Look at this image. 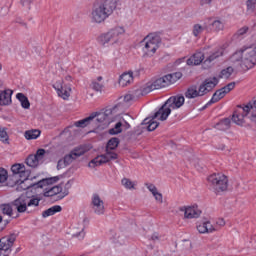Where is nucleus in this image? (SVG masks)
Masks as SVG:
<instances>
[{
  "label": "nucleus",
  "mask_w": 256,
  "mask_h": 256,
  "mask_svg": "<svg viewBox=\"0 0 256 256\" xmlns=\"http://www.w3.org/2000/svg\"><path fill=\"white\" fill-rule=\"evenodd\" d=\"M230 127H231V119L229 118L221 120L215 126V128L218 129L219 131H227V129H229Z\"/></svg>",
  "instance_id": "obj_31"
},
{
  "label": "nucleus",
  "mask_w": 256,
  "mask_h": 256,
  "mask_svg": "<svg viewBox=\"0 0 256 256\" xmlns=\"http://www.w3.org/2000/svg\"><path fill=\"white\" fill-rule=\"evenodd\" d=\"M217 83H219V80L217 78H210L206 79L198 88V94L200 97H203V95H207L209 91H213L215 87L217 86Z\"/></svg>",
  "instance_id": "obj_18"
},
{
  "label": "nucleus",
  "mask_w": 256,
  "mask_h": 256,
  "mask_svg": "<svg viewBox=\"0 0 256 256\" xmlns=\"http://www.w3.org/2000/svg\"><path fill=\"white\" fill-rule=\"evenodd\" d=\"M9 177L7 170L4 168H0V183H5L7 181V178Z\"/></svg>",
  "instance_id": "obj_44"
},
{
  "label": "nucleus",
  "mask_w": 256,
  "mask_h": 256,
  "mask_svg": "<svg viewBox=\"0 0 256 256\" xmlns=\"http://www.w3.org/2000/svg\"><path fill=\"white\" fill-rule=\"evenodd\" d=\"M204 60L205 54L201 51H198L187 60V65H201Z\"/></svg>",
  "instance_id": "obj_25"
},
{
  "label": "nucleus",
  "mask_w": 256,
  "mask_h": 256,
  "mask_svg": "<svg viewBox=\"0 0 256 256\" xmlns=\"http://www.w3.org/2000/svg\"><path fill=\"white\" fill-rule=\"evenodd\" d=\"M16 98L18 99V101H20L21 106L23 107V109H29V107H31V103L29 102V98H27V96H25V94L18 93L16 95Z\"/></svg>",
  "instance_id": "obj_33"
},
{
  "label": "nucleus",
  "mask_w": 256,
  "mask_h": 256,
  "mask_svg": "<svg viewBox=\"0 0 256 256\" xmlns=\"http://www.w3.org/2000/svg\"><path fill=\"white\" fill-rule=\"evenodd\" d=\"M121 35H125V28L123 26H115L108 32L100 35L99 43L103 45V47L109 44L119 45V43H121Z\"/></svg>",
  "instance_id": "obj_7"
},
{
  "label": "nucleus",
  "mask_w": 256,
  "mask_h": 256,
  "mask_svg": "<svg viewBox=\"0 0 256 256\" xmlns=\"http://www.w3.org/2000/svg\"><path fill=\"white\" fill-rule=\"evenodd\" d=\"M0 87H3V81L0 80Z\"/></svg>",
  "instance_id": "obj_54"
},
{
  "label": "nucleus",
  "mask_w": 256,
  "mask_h": 256,
  "mask_svg": "<svg viewBox=\"0 0 256 256\" xmlns=\"http://www.w3.org/2000/svg\"><path fill=\"white\" fill-rule=\"evenodd\" d=\"M179 213H183L184 219H199L201 217V210L197 206H180Z\"/></svg>",
  "instance_id": "obj_16"
},
{
  "label": "nucleus",
  "mask_w": 256,
  "mask_h": 256,
  "mask_svg": "<svg viewBox=\"0 0 256 256\" xmlns=\"http://www.w3.org/2000/svg\"><path fill=\"white\" fill-rule=\"evenodd\" d=\"M208 183L215 191L216 195L225 193L229 189V178L223 173L212 174L208 177Z\"/></svg>",
  "instance_id": "obj_8"
},
{
  "label": "nucleus",
  "mask_w": 256,
  "mask_h": 256,
  "mask_svg": "<svg viewBox=\"0 0 256 256\" xmlns=\"http://www.w3.org/2000/svg\"><path fill=\"white\" fill-rule=\"evenodd\" d=\"M145 187L148 189V191H150V193L153 195L157 203H160V204L163 203V194L159 192L155 184L146 183Z\"/></svg>",
  "instance_id": "obj_24"
},
{
  "label": "nucleus",
  "mask_w": 256,
  "mask_h": 256,
  "mask_svg": "<svg viewBox=\"0 0 256 256\" xmlns=\"http://www.w3.org/2000/svg\"><path fill=\"white\" fill-rule=\"evenodd\" d=\"M29 187H33V185H25V182H21L17 187H16V191H25L26 189H29Z\"/></svg>",
  "instance_id": "obj_48"
},
{
  "label": "nucleus",
  "mask_w": 256,
  "mask_h": 256,
  "mask_svg": "<svg viewBox=\"0 0 256 256\" xmlns=\"http://www.w3.org/2000/svg\"><path fill=\"white\" fill-rule=\"evenodd\" d=\"M40 201L41 199L35 196H21L10 204H1L0 209L3 215L13 217V213H15V211H17V213H25V211H27V207H39Z\"/></svg>",
  "instance_id": "obj_2"
},
{
  "label": "nucleus",
  "mask_w": 256,
  "mask_h": 256,
  "mask_svg": "<svg viewBox=\"0 0 256 256\" xmlns=\"http://www.w3.org/2000/svg\"><path fill=\"white\" fill-rule=\"evenodd\" d=\"M144 123H147V119L144 120Z\"/></svg>",
  "instance_id": "obj_57"
},
{
  "label": "nucleus",
  "mask_w": 256,
  "mask_h": 256,
  "mask_svg": "<svg viewBox=\"0 0 256 256\" xmlns=\"http://www.w3.org/2000/svg\"><path fill=\"white\" fill-rule=\"evenodd\" d=\"M134 99H139V97L135 96V90L132 94H126L124 96L125 103H129L130 101H134Z\"/></svg>",
  "instance_id": "obj_45"
},
{
  "label": "nucleus",
  "mask_w": 256,
  "mask_h": 256,
  "mask_svg": "<svg viewBox=\"0 0 256 256\" xmlns=\"http://www.w3.org/2000/svg\"><path fill=\"white\" fill-rule=\"evenodd\" d=\"M213 30L215 31V33H220V31H224L225 30V22L222 20H214L211 23Z\"/></svg>",
  "instance_id": "obj_37"
},
{
  "label": "nucleus",
  "mask_w": 256,
  "mask_h": 256,
  "mask_svg": "<svg viewBox=\"0 0 256 256\" xmlns=\"http://www.w3.org/2000/svg\"><path fill=\"white\" fill-rule=\"evenodd\" d=\"M233 89H235V82H231L226 86L222 87L221 89L217 90L213 94L211 100L208 102V105H213V103H217L218 101H221V99H223V97H225L227 93H230L231 91H233Z\"/></svg>",
  "instance_id": "obj_14"
},
{
  "label": "nucleus",
  "mask_w": 256,
  "mask_h": 256,
  "mask_svg": "<svg viewBox=\"0 0 256 256\" xmlns=\"http://www.w3.org/2000/svg\"><path fill=\"white\" fill-rule=\"evenodd\" d=\"M115 107L116 113L112 114L106 123H101V125H109L114 123V127L109 130L110 135H119L123 130L127 131V129L131 128L129 121H131V117L129 114H119L123 112V105L116 104Z\"/></svg>",
  "instance_id": "obj_4"
},
{
  "label": "nucleus",
  "mask_w": 256,
  "mask_h": 256,
  "mask_svg": "<svg viewBox=\"0 0 256 256\" xmlns=\"http://www.w3.org/2000/svg\"><path fill=\"white\" fill-rule=\"evenodd\" d=\"M11 171L13 175H15L16 177H20V179L27 180V177H29V171L25 170V165L14 164L11 167Z\"/></svg>",
  "instance_id": "obj_22"
},
{
  "label": "nucleus",
  "mask_w": 256,
  "mask_h": 256,
  "mask_svg": "<svg viewBox=\"0 0 256 256\" xmlns=\"http://www.w3.org/2000/svg\"><path fill=\"white\" fill-rule=\"evenodd\" d=\"M185 104V97L183 96H172L170 97L162 107L155 112L152 116V119L149 121L148 131H155L159 127V122L155 121H167L169 115H171V111L173 109H180Z\"/></svg>",
  "instance_id": "obj_1"
},
{
  "label": "nucleus",
  "mask_w": 256,
  "mask_h": 256,
  "mask_svg": "<svg viewBox=\"0 0 256 256\" xmlns=\"http://www.w3.org/2000/svg\"><path fill=\"white\" fill-rule=\"evenodd\" d=\"M249 31V27L247 26H244L242 28H240L238 31H237V35L239 37H241L242 35H245V33H247Z\"/></svg>",
  "instance_id": "obj_49"
},
{
  "label": "nucleus",
  "mask_w": 256,
  "mask_h": 256,
  "mask_svg": "<svg viewBox=\"0 0 256 256\" xmlns=\"http://www.w3.org/2000/svg\"><path fill=\"white\" fill-rule=\"evenodd\" d=\"M186 99H195L197 97H200L199 90L195 86H191L187 89L185 92Z\"/></svg>",
  "instance_id": "obj_34"
},
{
  "label": "nucleus",
  "mask_w": 256,
  "mask_h": 256,
  "mask_svg": "<svg viewBox=\"0 0 256 256\" xmlns=\"http://www.w3.org/2000/svg\"><path fill=\"white\" fill-rule=\"evenodd\" d=\"M0 141H2V143H8L9 141V135L5 128H0Z\"/></svg>",
  "instance_id": "obj_43"
},
{
  "label": "nucleus",
  "mask_w": 256,
  "mask_h": 256,
  "mask_svg": "<svg viewBox=\"0 0 256 256\" xmlns=\"http://www.w3.org/2000/svg\"><path fill=\"white\" fill-rule=\"evenodd\" d=\"M59 181V177H52V178H46L38 183L34 184L33 187H39L40 189H43L45 185H53V183H57Z\"/></svg>",
  "instance_id": "obj_29"
},
{
  "label": "nucleus",
  "mask_w": 256,
  "mask_h": 256,
  "mask_svg": "<svg viewBox=\"0 0 256 256\" xmlns=\"http://www.w3.org/2000/svg\"><path fill=\"white\" fill-rule=\"evenodd\" d=\"M91 209L95 215H105V202L99 194H93L91 198Z\"/></svg>",
  "instance_id": "obj_17"
},
{
  "label": "nucleus",
  "mask_w": 256,
  "mask_h": 256,
  "mask_svg": "<svg viewBox=\"0 0 256 256\" xmlns=\"http://www.w3.org/2000/svg\"><path fill=\"white\" fill-rule=\"evenodd\" d=\"M53 87L62 99L67 100L69 97H71V87L64 85L63 80L54 83Z\"/></svg>",
  "instance_id": "obj_19"
},
{
  "label": "nucleus",
  "mask_w": 256,
  "mask_h": 256,
  "mask_svg": "<svg viewBox=\"0 0 256 256\" xmlns=\"http://www.w3.org/2000/svg\"><path fill=\"white\" fill-rule=\"evenodd\" d=\"M143 43V51L146 57H153L159 49V45H161V37L157 36V34H149L144 38Z\"/></svg>",
  "instance_id": "obj_9"
},
{
  "label": "nucleus",
  "mask_w": 256,
  "mask_h": 256,
  "mask_svg": "<svg viewBox=\"0 0 256 256\" xmlns=\"http://www.w3.org/2000/svg\"><path fill=\"white\" fill-rule=\"evenodd\" d=\"M133 72H124L120 75L119 85L120 87H127V85H131L133 83Z\"/></svg>",
  "instance_id": "obj_27"
},
{
  "label": "nucleus",
  "mask_w": 256,
  "mask_h": 256,
  "mask_svg": "<svg viewBox=\"0 0 256 256\" xmlns=\"http://www.w3.org/2000/svg\"><path fill=\"white\" fill-rule=\"evenodd\" d=\"M1 221H3V217L0 215V223H1Z\"/></svg>",
  "instance_id": "obj_55"
},
{
  "label": "nucleus",
  "mask_w": 256,
  "mask_h": 256,
  "mask_svg": "<svg viewBox=\"0 0 256 256\" xmlns=\"http://www.w3.org/2000/svg\"><path fill=\"white\" fill-rule=\"evenodd\" d=\"M151 83H152V86L154 87V91L156 89H163V87H169V80L167 79L166 75L151 81Z\"/></svg>",
  "instance_id": "obj_28"
},
{
  "label": "nucleus",
  "mask_w": 256,
  "mask_h": 256,
  "mask_svg": "<svg viewBox=\"0 0 256 256\" xmlns=\"http://www.w3.org/2000/svg\"><path fill=\"white\" fill-rule=\"evenodd\" d=\"M45 153V149H38L36 154H31L26 158V165L33 169H35V167H39V165L45 161Z\"/></svg>",
  "instance_id": "obj_13"
},
{
  "label": "nucleus",
  "mask_w": 256,
  "mask_h": 256,
  "mask_svg": "<svg viewBox=\"0 0 256 256\" xmlns=\"http://www.w3.org/2000/svg\"><path fill=\"white\" fill-rule=\"evenodd\" d=\"M61 206L55 205L50 207L49 209L42 212V217L44 219H47V217H51L52 215H55V213H61Z\"/></svg>",
  "instance_id": "obj_30"
},
{
  "label": "nucleus",
  "mask_w": 256,
  "mask_h": 256,
  "mask_svg": "<svg viewBox=\"0 0 256 256\" xmlns=\"http://www.w3.org/2000/svg\"><path fill=\"white\" fill-rule=\"evenodd\" d=\"M65 189L66 190L63 191V187H61V185L47 187L45 188L44 197H54V195H59V193H61L60 199H63V197H67V195H69V189H71L70 181L65 184Z\"/></svg>",
  "instance_id": "obj_11"
},
{
  "label": "nucleus",
  "mask_w": 256,
  "mask_h": 256,
  "mask_svg": "<svg viewBox=\"0 0 256 256\" xmlns=\"http://www.w3.org/2000/svg\"><path fill=\"white\" fill-rule=\"evenodd\" d=\"M198 233L202 235H209L210 233H215L217 227L211 223L209 220H204L196 225Z\"/></svg>",
  "instance_id": "obj_20"
},
{
  "label": "nucleus",
  "mask_w": 256,
  "mask_h": 256,
  "mask_svg": "<svg viewBox=\"0 0 256 256\" xmlns=\"http://www.w3.org/2000/svg\"><path fill=\"white\" fill-rule=\"evenodd\" d=\"M63 164L65 165L64 160H59L57 164V169H61L63 167Z\"/></svg>",
  "instance_id": "obj_51"
},
{
  "label": "nucleus",
  "mask_w": 256,
  "mask_h": 256,
  "mask_svg": "<svg viewBox=\"0 0 256 256\" xmlns=\"http://www.w3.org/2000/svg\"><path fill=\"white\" fill-rule=\"evenodd\" d=\"M121 183L125 189H135V182L131 181L129 178H123Z\"/></svg>",
  "instance_id": "obj_42"
},
{
  "label": "nucleus",
  "mask_w": 256,
  "mask_h": 256,
  "mask_svg": "<svg viewBox=\"0 0 256 256\" xmlns=\"http://www.w3.org/2000/svg\"><path fill=\"white\" fill-rule=\"evenodd\" d=\"M1 69H3V66L0 64V71H1Z\"/></svg>",
  "instance_id": "obj_56"
},
{
  "label": "nucleus",
  "mask_w": 256,
  "mask_h": 256,
  "mask_svg": "<svg viewBox=\"0 0 256 256\" xmlns=\"http://www.w3.org/2000/svg\"><path fill=\"white\" fill-rule=\"evenodd\" d=\"M40 135H41V131H39L38 129L27 130V131L24 133V137H25V139H27L28 141H31V139H37Z\"/></svg>",
  "instance_id": "obj_35"
},
{
  "label": "nucleus",
  "mask_w": 256,
  "mask_h": 256,
  "mask_svg": "<svg viewBox=\"0 0 256 256\" xmlns=\"http://www.w3.org/2000/svg\"><path fill=\"white\" fill-rule=\"evenodd\" d=\"M117 9V0H100L93 5L92 23L101 24Z\"/></svg>",
  "instance_id": "obj_3"
},
{
  "label": "nucleus",
  "mask_w": 256,
  "mask_h": 256,
  "mask_svg": "<svg viewBox=\"0 0 256 256\" xmlns=\"http://www.w3.org/2000/svg\"><path fill=\"white\" fill-rule=\"evenodd\" d=\"M85 226L83 224H79L78 226L73 228V237H77V239H83L85 237Z\"/></svg>",
  "instance_id": "obj_32"
},
{
  "label": "nucleus",
  "mask_w": 256,
  "mask_h": 256,
  "mask_svg": "<svg viewBox=\"0 0 256 256\" xmlns=\"http://www.w3.org/2000/svg\"><path fill=\"white\" fill-rule=\"evenodd\" d=\"M232 65H240L245 69H253L256 65V44L235 52L230 57Z\"/></svg>",
  "instance_id": "obj_6"
},
{
  "label": "nucleus",
  "mask_w": 256,
  "mask_h": 256,
  "mask_svg": "<svg viewBox=\"0 0 256 256\" xmlns=\"http://www.w3.org/2000/svg\"><path fill=\"white\" fill-rule=\"evenodd\" d=\"M97 81H103V77L101 76L97 77Z\"/></svg>",
  "instance_id": "obj_53"
},
{
  "label": "nucleus",
  "mask_w": 256,
  "mask_h": 256,
  "mask_svg": "<svg viewBox=\"0 0 256 256\" xmlns=\"http://www.w3.org/2000/svg\"><path fill=\"white\" fill-rule=\"evenodd\" d=\"M247 13H256V0L246 1Z\"/></svg>",
  "instance_id": "obj_41"
},
{
  "label": "nucleus",
  "mask_w": 256,
  "mask_h": 256,
  "mask_svg": "<svg viewBox=\"0 0 256 256\" xmlns=\"http://www.w3.org/2000/svg\"><path fill=\"white\" fill-rule=\"evenodd\" d=\"M117 157L118 155L117 153H115V150H109L108 148H106V153L92 159L89 162L88 167H90L91 169H95V167L105 165V163H109V161H115Z\"/></svg>",
  "instance_id": "obj_10"
},
{
  "label": "nucleus",
  "mask_w": 256,
  "mask_h": 256,
  "mask_svg": "<svg viewBox=\"0 0 256 256\" xmlns=\"http://www.w3.org/2000/svg\"><path fill=\"white\" fill-rule=\"evenodd\" d=\"M87 151V147L85 146L74 148L69 154L64 156V165H71L73 161H76V159H79V157L85 155Z\"/></svg>",
  "instance_id": "obj_15"
},
{
  "label": "nucleus",
  "mask_w": 256,
  "mask_h": 256,
  "mask_svg": "<svg viewBox=\"0 0 256 256\" xmlns=\"http://www.w3.org/2000/svg\"><path fill=\"white\" fill-rule=\"evenodd\" d=\"M91 88L94 89V91H101V89L103 88V85L94 80L91 83Z\"/></svg>",
  "instance_id": "obj_46"
},
{
  "label": "nucleus",
  "mask_w": 256,
  "mask_h": 256,
  "mask_svg": "<svg viewBox=\"0 0 256 256\" xmlns=\"http://www.w3.org/2000/svg\"><path fill=\"white\" fill-rule=\"evenodd\" d=\"M15 241H17V235L15 234H10L0 239V253L2 256H9L11 247H13Z\"/></svg>",
  "instance_id": "obj_12"
},
{
  "label": "nucleus",
  "mask_w": 256,
  "mask_h": 256,
  "mask_svg": "<svg viewBox=\"0 0 256 256\" xmlns=\"http://www.w3.org/2000/svg\"><path fill=\"white\" fill-rule=\"evenodd\" d=\"M12 95H13V90L11 89L0 91V105L2 106L11 105Z\"/></svg>",
  "instance_id": "obj_26"
},
{
  "label": "nucleus",
  "mask_w": 256,
  "mask_h": 256,
  "mask_svg": "<svg viewBox=\"0 0 256 256\" xmlns=\"http://www.w3.org/2000/svg\"><path fill=\"white\" fill-rule=\"evenodd\" d=\"M205 29H207V25L203 26L201 24H194L192 26V34L194 35V37H199L201 33L205 31Z\"/></svg>",
  "instance_id": "obj_38"
},
{
  "label": "nucleus",
  "mask_w": 256,
  "mask_h": 256,
  "mask_svg": "<svg viewBox=\"0 0 256 256\" xmlns=\"http://www.w3.org/2000/svg\"><path fill=\"white\" fill-rule=\"evenodd\" d=\"M225 54V49L223 47L216 48L215 51L211 52L209 56L203 62L204 69H209L211 67V63L215 61V59H219V57H223Z\"/></svg>",
  "instance_id": "obj_21"
},
{
  "label": "nucleus",
  "mask_w": 256,
  "mask_h": 256,
  "mask_svg": "<svg viewBox=\"0 0 256 256\" xmlns=\"http://www.w3.org/2000/svg\"><path fill=\"white\" fill-rule=\"evenodd\" d=\"M183 77V74L181 72H175L173 74H167L166 79L168 80V85H172V83H177L179 79Z\"/></svg>",
  "instance_id": "obj_36"
},
{
  "label": "nucleus",
  "mask_w": 256,
  "mask_h": 256,
  "mask_svg": "<svg viewBox=\"0 0 256 256\" xmlns=\"http://www.w3.org/2000/svg\"><path fill=\"white\" fill-rule=\"evenodd\" d=\"M234 71H235V69L233 67L229 66L220 72L219 78L220 79H229V77H231V75H233Z\"/></svg>",
  "instance_id": "obj_39"
},
{
  "label": "nucleus",
  "mask_w": 256,
  "mask_h": 256,
  "mask_svg": "<svg viewBox=\"0 0 256 256\" xmlns=\"http://www.w3.org/2000/svg\"><path fill=\"white\" fill-rule=\"evenodd\" d=\"M22 5H30V3H33V0H21Z\"/></svg>",
  "instance_id": "obj_52"
},
{
  "label": "nucleus",
  "mask_w": 256,
  "mask_h": 256,
  "mask_svg": "<svg viewBox=\"0 0 256 256\" xmlns=\"http://www.w3.org/2000/svg\"><path fill=\"white\" fill-rule=\"evenodd\" d=\"M150 241H154V243L157 241H161V235H159V233L157 232L153 233L150 237Z\"/></svg>",
  "instance_id": "obj_50"
},
{
  "label": "nucleus",
  "mask_w": 256,
  "mask_h": 256,
  "mask_svg": "<svg viewBox=\"0 0 256 256\" xmlns=\"http://www.w3.org/2000/svg\"><path fill=\"white\" fill-rule=\"evenodd\" d=\"M226 225V222H225V219L224 218H218L216 220V226L217 227V231H219V229H221V227H225Z\"/></svg>",
  "instance_id": "obj_47"
},
{
  "label": "nucleus",
  "mask_w": 256,
  "mask_h": 256,
  "mask_svg": "<svg viewBox=\"0 0 256 256\" xmlns=\"http://www.w3.org/2000/svg\"><path fill=\"white\" fill-rule=\"evenodd\" d=\"M116 147H119V138H111L107 143L106 149L115 151Z\"/></svg>",
  "instance_id": "obj_40"
},
{
  "label": "nucleus",
  "mask_w": 256,
  "mask_h": 256,
  "mask_svg": "<svg viewBox=\"0 0 256 256\" xmlns=\"http://www.w3.org/2000/svg\"><path fill=\"white\" fill-rule=\"evenodd\" d=\"M117 109H119V106L108 107L101 110L100 112H94L90 116L76 121L74 125L75 127L84 129V127H87V125L95 123L96 127H100L101 123H107V121L111 119V115H115V113H117Z\"/></svg>",
  "instance_id": "obj_5"
},
{
  "label": "nucleus",
  "mask_w": 256,
  "mask_h": 256,
  "mask_svg": "<svg viewBox=\"0 0 256 256\" xmlns=\"http://www.w3.org/2000/svg\"><path fill=\"white\" fill-rule=\"evenodd\" d=\"M151 91H155V88L152 82H148L135 90V97H145V95H149Z\"/></svg>",
  "instance_id": "obj_23"
}]
</instances>
